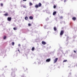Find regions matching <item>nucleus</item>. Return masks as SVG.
<instances>
[{
	"instance_id": "1",
	"label": "nucleus",
	"mask_w": 77,
	"mask_h": 77,
	"mask_svg": "<svg viewBox=\"0 0 77 77\" xmlns=\"http://www.w3.org/2000/svg\"><path fill=\"white\" fill-rule=\"evenodd\" d=\"M63 33H64V31L63 30H62L60 32V35L62 36L63 34Z\"/></svg>"
},
{
	"instance_id": "2",
	"label": "nucleus",
	"mask_w": 77,
	"mask_h": 77,
	"mask_svg": "<svg viewBox=\"0 0 77 77\" xmlns=\"http://www.w3.org/2000/svg\"><path fill=\"white\" fill-rule=\"evenodd\" d=\"M57 60H58V58H56L54 59V63H56L57 61Z\"/></svg>"
},
{
	"instance_id": "3",
	"label": "nucleus",
	"mask_w": 77,
	"mask_h": 77,
	"mask_svg": "<svg viewBox=\"0 0 77 77\" xmlns=\"http://www.w3.org/2000/svg\"><path fill=\"white\" fill-rule=\"evenodd\" d=\"M50 60H51L50 59H48L46 60V62H50Z\"/></svg>"
},
{
	"instance_id": "4",
	"label": "nucleus",
	"mask_w": 77,
	"mask_h": 77,
	"mask_svg": "<svg viewBox=\"0 0 77 77\" xmlns=\"http://www.w3.org/2000/svg\"><path fill=\"white\" fill-rule=\"evenodd\" d=\"M7 20L8 21H11V17H8Z\"/></svg>"
},
{
	"instance_id": "5",
	"label": "nucleus",
	"mask_w": 77,
	"mask_h": 77,
	"mask_svg": "<svg viewBox=\"0 0 77 77\" xmlns=\"http://www.w3.org/2000/svg\"><path fill=\"white\" fill-rule=\"evenodd\" d=\"M42 44H43V45H45L46 44V42H44L43 41L42 42Z\"/></svg>"
},
{
	"instance_id": "6",
	"label": "nucleus",
	"mask_w": 77,
	"mask_h": 77,
	"mask_svg": "<svg viewBox=\"0 0 77 77\" xmlns=\"http://www.w3.org/2000/svg\"><path fill=\"white\" fill-rule=\"evenodd\" d=\"M38 7H41V6H42V4H41V3H39L38 4Z\"/></svg>"
},
{
	"instance_id": "7",
	"label": "nucleus",
	"mask_w": 77,
	"mask_h": 77,
	"mask_svg": "<svg viewBox=\"0 0 77 77\" xmlns=\"http://www.w3.org/2000/svg\"><path fill=\"white\" fill-rule=\"evenodd\" d=\"M4 16H8V13H6L5 14H4Z\"/></svg>"
},
{
	"instance_id": "8",
	"label": "nucleus",
	"mask_w": 77,
	"mask_h": 77,
	"mask_svg": "<svg viewBox=\"0 0 77 77\" xmlns=\"http://www.w3.org/2000/svg\"><path fill=\"white\" fill-rule=\"evenodd\" d=\"M35 7L36 8H39V6H38V5H36L35 6Z\"/></svg>"
},
{
	"instance_id": "9",
	"label": "nucleus",
	"mask_w": 77,
	"mask_h": 77,
	"mask_svg": "<svg viewBox=\"0 0 77 77\" xmlns=\"http://www.w3.org/2000/svg\"><path fill=\"white\" fill-rule=\"evenodd\" d=\"M30 20H32L33 19V17L32 16H30L29 17Z\"/></svg>"
},
{
	"instance_id": "10",
	"label": "nucleus",
	"mask_w": 77,
	"mask_h": 77,
	"mask_svg": "<svg viewBox=\"0 0 77 77\" xmlns=\"http://www.w3.org/2000/svg\"><path fill=\"white\" fill-rule=\"evenodd\" d=\"M54 29L55 31H56V30H57V29H56V27H54Z\"/></svg>"
},
{
	"instance_id": "11",
	"label": "nucleus",
	"mask_w": 77,
	"mask_h": 77,
	"mask_svg": "<svg viewBox=\"0 0 77 77\" xmlns=\"http://www.w3.org/2000/svg\"><path fill=\"white\" fill-rule=\"evenodd\" d=\"M56 14V11H54L53 13V15H55Z\"/></svg>"
},
{
	"instance_id": "12",
	"label": "nucleus",
	"mask_w": 77,
	"mask_h": 77,
	"mask_svg": "<svg viewBox=\"0 0 77 77\" xmlns=\"http://www.w3.org/2000/svg\"><path fill=\"white\" fill-rule=\"evenodd\" d=\"M72 20H73V21H75V20H76V18H75V17H73L72 18Z\"/></svg>"
},
{
	"instance_id": "13",
	"label": "nucleus",
	"mask_w": 77,
	"mask_h": 77,
	"mask_svg": "<svg viewBox=\"0 0 77 77\" xmlns=\"http://www.w3.org/2000/svg\"><path fill=\"white\" fill-rule=\"evenodd\" d=\"M28 19V17H25V20H27Z\"/></svg>"
},
{
	"instance_id": "14",
	"label": "nucleus",
	"mask_w": 77,
	"mask_h": 77,
	"mask_svg": "<svg viewBox=\"0 0 77 77\" xmlns=\"http://www.w3.org/2000/svg\"><path fill=\"white\" fill-rule=\"evenodd\" d=\"M34 50H35V47H32V51H34Z\"/></svg>"
},
{
	"instance_id": "15",
	"label": "nucleus",
	"mask_w": 77,
	"mask_h": 77,
	"mask_svg": "<svg viewBox=\"0 0 77 77\" xmlns=\"http://www.w3.org/2000/svg\"><path fill=\"white\" fill-rule=\"evenodd\" d=\"M29 5L30 6H32V5H33V4H32L31 2L29 3Z\"/></svg>"
},
{
	"instance_id": "16",
	"label": "nucleus",
	"mask_w": 77,
	"mask_h": 77,
	"mask_svg": "<svg viewBox=\"0 0 77 77\" xmlns=\"http://www.w3.org/2000/svg\"><path fill=\"white\" fill-rule=\"evenodd\" d=\"M13 29L14 30H17V28L14 27L13 28Z\"/></svg>"
},
{
	"instance_id": "17",
	"label": "nucleus",
	"mask_w": 77,
	"mask_h": 77,
	"mask_svg": "<svg viewBox=\"0 0 77 77\" xmlns=\"http://www.w3.org/2000/svg\"><path fill=\"white\" fill-rule=\"evenodd\" d=\"M12 45H14L15 44V43H14V42H12Z\"/></svg>"
},
{
	"instance_id": "18",
	"label": "nucleus",
	"mask_w": 77,
	"mask_h": 77,
	"mask_svg": "<svg viewBox=\"0 0 77 77\" xmlns=\"http://www.w3.org/2000/svg\"><path fill=\"white\" fill-rule=\"evenodd\" d=\"M6 36H4V37H3V39H6Z\"/></svg>"
},
{
	"instance_id": "19",
	"label": "nucleus",
	"mask_w": 77,
	"mask_h": 77,
	"mask_svg": "<svg viewBox=\"0 0 77 77\" xmlns=\"http://www.w3.org/2000/svg\"><path fill=\"white\" fill-rule=\"evenodd\" d=\"M67 62V60H64L63 61V62Z\"/></svg>"
},
{
	"instance_id": "20",
	"label": "nucleus",
	"mask_w": 77,
	"mask_h": 77,
	"mask_svg": "<svg viewBox=\"0 0 77 77\" xmlns=\"http://www.w3.org/2000/svg\"><path fill=\"white\" fill-rule=\"evenodd\" d=\"M62 18H63V17L61 16L60 17V19H62Z\"/></svg>"
},
{
	"instance_id": "21",
	"label": "nucleus",
	"mask_w": 77,
	"mask_h": 77,
	"mask_svg": "<svg viewBox=\"0 0 77 77\" xmlns=\"http://www.w3.org/2000/svg\"><path fill=\"white\" fill-rule=\"evenodd\" d=\"M56 8V5H54V9H55V8Z\"/></svg>"
},
{
	"instance_id": "22",
	"label": "nucleus",
	"mask_w": 77,
	"mask_h": 77,
	"mask_svg": "<svg viewBox=\"0 0 77 77\" xmlns=\"http://www.w3.org/2000/svg\"><path fill=\"white\" fill-rule=\"evenodd\" d=\"M3 4L2 3L1 4V6H3Z\"/></svg>"
},
{
	"instance_id": "23",
	"label": "nucleus",
	"mask_w": 77,
	"mask_h": 77,
	"mask_svg": "<svg viewBox=\"0 0 77 77\" xmlns=\"http://www.w3.org/2000/svg\"><path fill=\"white\" fill-rule=\"evenodd\" d=\"M23 8H26V6L24 5L23 6Z\"/></svg>"
},
{
	"instance_id": "24",
	"label": "nucleus",
	"mask_w": 77,
	"mask_h": 77,
	"mask_svg": "<svg viewBox=\"0 0 77 77\" xmlns=\"http://www.w3.org/2000/svg\"><path fill=\"white\" fill-rule=\"evenodd\" d=\"M28 26H31V24H30V23L28 24Z\"/></svg>"
},
{
	"instance_id": "25",
	"label": "nucleus",
	"mask_w": 77,
	"mask_h": 77,
	"mask_svg": "<svg viewBox=\"0 0 77 77\" xmlns=\"http://www.w3.org/2000/svg\"><path fill=\"white\" fill-rule=\"evenodd\" d=\"M27 0H23V1H24V2H26V1Z\"/></svg>"
},
{
	"instance_id": "26",
	"label": "nucleus",
	"mask_w": 77,
	"mask_h": 77,
	"mask_svg": "<svg viewBox=\"0 0 77 77\" xmlns=\"http://www.w3.org/2000/svg\"><path fill=\"white\" fill-rule=\"evenodd\" d=\"M20 44H19V45H18V46H19V47H20Z\"/></svg>"
},
{
	"instance_id": "27",
	"label": "nucleus",
	"mask_w": 77,
	"mask_h": 77,
	"mask_svg": "<svg viewBox=\"0 0 77 77\" xmlns=\"http://www.w3.org/2000/svg\"><path fill=\"white\" fill-rule=\"evenodd\" d=\"M66 2V0H64V2Z\"/></svg>"
},
{
	"instance_id": "28",
	"label": "nucleus",
	"mask_w": 77,
	"mask_h": 77,
	"mask_svg": "<svg viewBox=\"0 0 77 77\" xmlns=\"http://www.w3.org/2000/svg\"><path fill=\"white\" fill-rule=\"evenodd\" d=\"M74 53H76V51H74Z\"/></svg>"
},
{
	"instance_id": "29",
	"label": "nucleus",
	"mask_w": 77,
	"mask_h": 77,
	"mask_svg": "<svg viewBox=\"0 0 77 77\" xmlns=\"http://www.w3.org/2000/svg\"><path fill=\"white\" fill-rule=\"evenodd\" d=\"M18 51H19V53L20 52V50H19V49H18Z\"/></svg>"
},
{
	"instance_id": "30",
	"label": "nucleus",
	"mask_w": 77,
	"mask_h": 77,
	"mask_svg": "<svg viewBox=\"0 0 77 77\" xmlns=\"http://www.w3.org/2000/svg\"><path fill=\"white\" fill-rule=\"evenodd\" d=\"M70 75H71V73H70Z\"/></svg>"
},
{
	"instance_id": "31",
	"label": "nucleus",
	"mask_w": 77,
	"mask_h": 77,
	"mask_svg": "<svg viewBox=\"0 0 77 77\" xmlns=\"http://www.w3.org/2000/svg\"><path fill=\"white\" fill-rule=\"evenodd\" d=\"M4 12H5V11H4Z\"/></svg>"
}]
</instances>
